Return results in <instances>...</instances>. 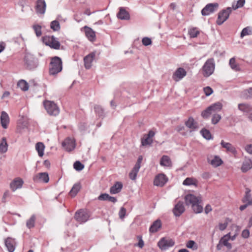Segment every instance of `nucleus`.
Masks as SVG:
<instances>
[{"label":"nucleus","mask_w":252,"mask_h":252,"mask_svg":"<svg viewBox=\"0 0 252 252\" xmlns=\"http://www.w3.org/2000/svg\"><path fill=\"white\" fill-rule=\"evenodd\" d=\"M50 67L49 68V73L50 75H56L60 72L63 69V63L62 59L57 56L51 58L50 62Z\"/></svg>","instance_id":"nucleus-1"},{"label":"nucleus","mask_w":252,"mask_h":252,"mask_svg":"<svg viewBox=\"0 0 252 252\" xmlns=\"http://www.w3.org/2000/svg\"><path fill=\"white\" fill-rule=\"evenodd\" d=\"M215 63L213 58L208 59L202 67L203 74L207 77L212 74L214 71Z\"/></svg>","instance_id":"nucleus-2"},{"label":"nucleus","mask_w":252,"mask_h":252,"mask_svg":"<svg viewBox=\"0 0 252 252\" xmlns=\"http://www.w3.org/2000/svg\"><path fill=\"white\" fill-rule=\"evenodd\" d=\"M43 105L50 115L56 116L59 113V108L54 102L45 100L43 102Z\"/></svg>","instance_id":"nucleus-3"},{"label":"nucleus","mask_w":252,"mask_h":252,"mask_svg":"<svg viewBox=\"0 0 252 252\" xmlns=\"http://www.w3.org/2000/svg\"><path fill=\"white\" fill-rule=\"evenodd\" d=\"M90 217L89 212L86 209H80L75 212L74 218L80 223L87 221Z\"/></svg>","instance_id":"nucleus-4"},{"label":"nucleus","mask_w":252,"mask_h":252,"mask_svg":"<svg viewBox=\"0 0 252 252\" xmlns=\"http://www.w3.org/2000/svg\"><path fill=\"white\" fill-rule=\"evenodd\" d=\"M232 10V8L229 7L220 11L218 13V19L216 21L217 24L218 25H222L228 19Z\"/></svg>","instance_id":"nucleus-5"},{"label":"nucleus","mask_w":252,"mask_h":252,"mask_svg":"<svg viewBox=\"0 0 252 252\" xmlns=\"http://www.w3.org/2000/svg\"><path fill=\"white\" fill-rule=\"evenodd\" d=\"M24 62L26 67L28 69L35 68L38 65L37 59L30 54L25 55Z\"/></svg>","instance_id":"nucleus-6"},{"label":"nucleus","mask_w":252,"mask_h":252,"mask_svg":"<svg viewBox=\"0 0 252 252\" xmlns=\"http://www.w3.org/2000/svg\"><path fill=\"white\" fill-rule=\"evenodd\" d=\"M175 245V242L172 239L162 238L158 242V246L161 250H165Z\"/></svg>","instance_id":"nucleus-7"},{"label":"nucleus","mask_w":252,"mask_h":252,"mask_svg":"<svg viewBox=\"0 0 252 252\" xmlns=\"http://www.w3.org/2000/svg\"><path fill=\"white\" fill-rule=\"evenodd\" d=\"M143 159L142 156L140 155L138 157L137 162L129 174V178L132 180H134L136 177L137 173L141 167V163Z\"/></svg>","instance_id":"nucleus-8"},{"label":"nucleus","mask_w":252,"mask_h":252,"mask_svg":"<svg viewBox=\"0 0 252 252\" xmlns=\"http://www.w3.org/2000/svg\"><path fill=\"white\" fill-rule=\"evenodd\" d=\"M219 7V4L211 3L207 4L201 10V14L203 16H207L213 13Z\"/></svg>","instance_id":"nucleus-9"},{"label":"nucleus","mask_w":252,"mask_h":252,"mask_svg":"<svg viewBox=\"0 0 252 252\" xmlns=\"http://www.w3.org/2000/svg\"><path fill=\"white\" fill-rule=\"evenodd\" d=\"M168 181V178L164 174H159L157 175L154 180V185L156 186L162 187Z\"/></svg>","instance_id":"nucleus-10"},{"label":"nucleus","mask_w":252,"mask_h":252,"mask_svg":"<svg viewBox=\"0 0 252 252\" xmlns=\"http://www.w3.org/2000/svg\"><path fill=\"white\" fill-rule=\"evenodd\" d=\"M172 211L176 217H180L185 211V208L183 202L179 201L175 205Z\"/></svg>","instance_id":"nucleus-11"},{"label":"nucleus","mask_w":252,"mask_h":252,"mask_svg":"<svg viewBox=\"0 0 252 252\" xmlns=\"http://www.w3.org/2000/svg\"><path fill=\"white\" fill-rule=\"evenodd\" d=\"M154 131L150 130L147 134H145L141 139V144L143 146L151 145L153 143L152 137L155 135Z\"/></svg>","instance_id":"nucleus-12"},{"label":"nucleus","mask_w":252,"mask_h":252,"mask_svg":"<svg viewBox=\"0 0 252 252\" xmlns=\"http://www.w3.org/2000/svg\"><path fill=\"white\" fill-rule=\"evenodd\" d=\"M186 74L187 71L184 68L179 67L177 69L173 74L172 78L175 81L178 82L184 78Z\"/></svg>","instance_id":"nucleus-13"},{"label":"nucleus","mask_w":252,"mask_h":252,"mask_svg":"<svg viewBox=\"0 0 252 252\" xmlns=\"http://www.w3.org/2000/svg\"><path fill=\"white\" fill-rule=\"evenodd\" d=\"M33 180L34 182H43L47 183L49 181L48 174L46 172L39 173L34 176Z\"/></svg>","instance_id":"nucleus-14"},{"label":"nucleus","mask_w":252,"mask_h":252,"mask_svg":"<svg viewBox=\"0 0 252 252\" xmlns=\"http://www.w3.org/2000/svg\"><path fill=\"white\" fill-rule=\"evenodd\" d=\"M4 244L9 252H13L15 251L16 246L15 239L8 237L4 240Z\"/></svg>","instance_id":"nucleus-15"},{"label":"nucleus","mask_w":252,"mask_h":252,"mask_svg":"<svg viewBox=\"0 0 252 252\" xmlns=\"http://www.w3.org/2000/svg\"><path fill=\"white\" fill-rule=\"evenodd\" d=\"M46 4L44 0H37L35 7V11L40 14H44L46 10Z\"/></svg>","instance_id":"nucleus-16"},{"label":"nucleus","mask_w":252,"mask_h":252,"mask_svg":"<svg viewBox=\"0 0 252 252\" xmlns=\"http://www.w3.org/2000/svg\"><path fill=\"white\" fill-rule=\"evenodd\" d=\"M199 198L195 196L192 194H188L185 196V204L187 206L195 204L196 203H198Z\"/></svg>","instance_id":"nucleus-17"},{"label":"nucleus","mask_w":252,"mask_h":252,"mask_svg":"<svg viewBox=\"0 0 252 252\" xmlns=\"http://www.w3.org/2000/svg\"><path fill=\"white\" fill-rule=\"evenodd\" d=\"M24 184L23 180L20 178H16L10 184V187L13 191L21 188Z\"/></svg>","instance_id":"nucleus-18"},{"label":"nucleus","mask_w":252,"mask_h":252,"mask_svg":"<svg viewBox=\"0 0 252 252\" xmlns=\"http://www.w3.org/2000/svg\"><path fill=\"white\" fill-rule=\"evenodd\" d=\"M94 52H92L84 58V65L86 69H89L92 66V63L95 57Z\"/></svg>","instance_id":"nucleus-19"},{"label":"nucleus","mask_w":252,"mask_h":252,"mask_svg":"<svg viewBox=\"0 0 252 252\" xmlns=\"http://www.w3.org/2000/svg\"><path fill=\"white\" fill-rule=\"evenodd\" d=\"M118 19L121 20H127L130 19L129 12L126 10L124 7H121L119 8V11L117 14Z\"/></svg>","instance_id":"nucleus-20"},{"label":"nucleus","mask_w":252,"mask_h":252,"mask_svg":"<svg viewBox=\"0 0 252 252\" xmlns=\"http://www.w3.org/2000/svg\"><path fill=\"white\" fill-rule=\"evenodd\" d=\"M162 226L161 221L159 219H158L154 221L149 228V231L151 233H155L158 232Z\"/></svg>","instance_id":"nucleus-21"},{"label":"nucleus","mask_w":252,"mask_h":252,"mask_svg":"<svg viewBox=\"0 0 252 252\" xmlns=\"http://www.w3.org/2000/svg\"><path fill=\"white\" fill-rule=\"evenodd\" d=\"M62 146L67 152L72 151L75 147V144L70 139H66L62 142Z\"/></svg>","instance_id":"nucleus-22"},{"label":"nucleus","mask_w":252,"mask_h":252,"mask_svg":"<svg viewBox=\"0 0 252 252\" xmlns=\"http://www.w3.org/2000/svg\"><path fill=\"white\" fill-rule=\"evenodd\" d=\"M185 125L187 127L191 129V130H194L198 127L197 123L195 121L192 117L189 118L188 120L185 122Z\"/></svg>","instance_id":"nucleus-23"},{"label":"nucleus","mask_w":252,"mask_h":252,"mask_svg":"<svg viewBox=\"0 0 252 252\" xmlns=\"http://www.w3.org/2000/svg\"><path fill=\"white\" fill-rule=\"evenodd\" d=\"M85 32L86 36L87 37L88 39L91 41H94L95 40V32L90 27L88 26H85L84 27Z\"/></svg>","instance_id":"nucleus-24"},{"label":"nucleus","mask_w":252,"mask_h":252,"mask_svg":"<svg viewBox=\"0 0 252 252\" xmlns=\"http://www.w3.org/2000/svg\"><path fill=\"white\" fill-rule=\"evenodd\" d=\"M0 123L3 128L6 129L7 128V126L9 123V118L8 114L5 111L1 112Z\"/></svg>","instance_id":"nucleus-25"},{"label":"nucleus","mask_w":252,"mask_h":252,"mask_svg":"<svg viewBox=\"0 0 252 252\" xmlns=\"http://www.w3.org/2000/svg\"><path fill=\"white\" fill-rule=\"evenodd\" d=\"M123 185V184L120 182H116L115 183L114 185L112 186L110 189V192L111 194H116L119 193L122 188Z\"/></svg>","instance_id":"nucleus-26"},{"label":"nucleus","mask_w":252,"mask_h":252,"mask_svg":"<svg viewBox=\"0 0 252 252\" xmlns=\"http://www.w3.org/2000/svg\"><path fill=\"white\" fill-rule=\"evenodd\" d=\"M220 144L221 146L226 149L228 152H229L233 154H237V150L236 148L230 143H227L223 140L221 141Z\"/></svg>","instance_id":"nucleus-27"},{"label":"nucleus","mask_w":252,"mask_h":252,"mask_svg":"<svg viewBox=\"0 0 252 252\" xmlns=\"http://www.w3.org/2000/svg\"><path fill=\"white\" fill-rule=\"evenodd\" d=\"M252 168V160L250 159H246L241 167V170L243 172H246Z\"/></svg>","instance_id":"nucleus-28"},{"label":"nucleus","mask_w":252,"mask_h":252,"mask_svg":"<svg viewBox=\"0 0 252 252\" xmlns=\"http://www.w3.org/2000/svg\"><path fill=\"white\" fill-rule=\"evenodd\" d=\"M238 109L246 113L252 112V106L248 103H240L238 104Z\"/></svg>","instance_id":"nucleus-29"},{"label":"nucleus","mask_w":252,"mask_h":252,"mask_svg":"<svg viewBox=\"0 0 252 252\" xmlns=\"http://www.w3.org/2000/svg\"><path fill=\"white\" fill-rule=\"evenodd\" d=\"M81 188V186L80 183H78L74 184L69 192V195L71 197L75 196L77 195V193L80 190Z\"/></svg>","instance_id":"nucleus-30"},{"label":"nucleus","mask_w":252,"mask_h":252,"mask_svg":"<svg viewBox=\"0 0 252 252\" xmlns=\"http://www.w3.org/2000/svg\"><path fill=\"white\" fill-rule=\"evenodd\" d=\"M160 164L164 166H171L172 162L170 158L167 156H163L160 159Z\"/></svg>","instance_id":"nucleus-31"},{"label":"nucleus","mask_w":252,"mask_h":252,"mask_svg":"<svg viewBox=\"0 0 252 252\" xmlns=\"http://www.w3.org/2000/svg\"><path fill=\"white\" fill-rule=\"evenodd\" d=\"M35 149L38 152V154L39 157H42L44 155V150L45 149V146L42 142H37L35 145Z\"/></svg>","instance_id":"nucleus-32"},{"label":"nucleus","mask_w":252,"mask_h":252,"mask_svg":"<svg viewBox=\"0 0 252 252\" xmlns=\"http://www.w3.org/2000/svg\"><path fill=\"white\" fill-rule=\"evenodd\" d=\"M183 185L186 186L194 185L195 187L197 186V180L193 178H187L183 182Z\"/></svg>","instance_id":"nucleus-33"},{"label":"nucleus","mask_w":252,"mask_h":252,"mask_svg":"<svg viewBox=\"0 0 252 252\" xmlns=\"http://www.w3.org/2000/svg\"><path fill=\"white\" fill-rule=\"evenodd\" d=\"M212 112H218L221 110L222 104L220 102L215 103L209 106Z\"/></svg>","instance_id":"nucleus-34"},{"label":"nucleus","mask_w":252,"mask_h":252,"mask_svg":"<svg viewBox=\"0 0 252 252\" xmlns=\"http://www.w3.org/2000/svg\"><path fill=\"white\" fill-rule=\"evenodd\" d=\"M210 163L213 166L217 167L222 163V161L219 156H216Z\"/></svg>","instance_id":"nucleus-35"},{"label":"nucleus","mask_w":252,"mask_h":252,"mask_svg":"<svg viewBox=\"0 0 252 252\" xmlns=\"http://www.w3.org/2000/svg\"><path fill=\"white\" fill-rule=\"evenodd\" d=\"M193 212L196 214H199L202 212L203 207L201 205V201L198 200V203H196L195 204H193L191 207Z\"/></svg>","instance_id":"nucleus-36"},{"label":"nucleus","mask_w":252,"mask_h":252,"mask_svg":"<svg viewBox=\"0 0 252 252\" xmlns=\"http://www.w3.org/2000/svg\"><path fill=\"white\" fill-rule=\"evenodd\" d=\"M8 145L5 137H2L1 143H0V153H4L7 151Z\"/></svg>","instance_id":"nucleus-37"},{"label":"nucleus","mask_w":252,"mask_h":252,"mask_svg":"<svg viewBox=\"0 0 252 252\" xmlns=\"http://www.w3.org/2000/svg\"><path fill=\"white\" fill-rule=\"evenodd\" d=\"M229 65L231 68L235 71L241 70V68L239 65L236 63V60L234 58H232L230 59Z\"/></svg>","instance_id":"nucleus-38"},{"label":"nucleus","mask_w":252,"mask_h":252,"mask_svg":"<svg viewBox=\"0 0 252 252\" xmlns=\"http://www.w3.org/2000/svg\"><path fill=\"white\" fill-rule=\"evenodd\" d=\"M94 109L96 114L98 116V117L102 118L104 117V109L100 105H95L94 107Z\"/></svg>","instance_id":"nucleus-39"},{"label":"nucleus","mask_w":252,"mask_h":252,"mask_svg":"<svg viewBox=\"0 0 252 252\" xmlns=\"http://www.w3.org/2000/svg\"><path fill=\"white\" fill-rule=\"evenodd\" d=\"M200 133H201L202 136L207 140H210L212 138V134L210 131L205 128L201 130Z\"/></svg>","instance_id":"nucleus-40"},{"label":"nucleus","mask_w":252,"mask_h":252,"mask_svg":"<svg viewBox=\"0 0 252 252\" xmlns=\"http://www.w3.org/2000/svg\"><path fill=\"white\" fill-rule=\"evenodd\" d=\"M18 86L24 91H27L29 89L28 83L24 80H21L18 82Z\"/></svg>","instance_id":"nucleus-41"},{"label":"nucleus","mask_w":252,"mask_h":252,"mask_svg":"<svg viewBox=\"0 0 252 252\" xmlns=\"http://www.w3.org/2000/svg\"><path fill=\"white\" fill-rule=\"evenodd\" d=\"M54 39V36H44L42 37L43 42L47 46L50 47L52 43V40Z\"/></svg>","instance_id":"nucleus-42"},{"label":"nucleus","mask_w":252,"mask_h":252,"mask_svg":"<svg viewBox=\"0 0 252 252\" xmlns=\"http://www.w3.org/2000/svg\"><path fill=\"white\" fill-rule=\"evenodd\" d=\"M36 217L34 215L32 216L29 220H28L26 223V225L29 228H32L34 226Z\"/></svg>","instance_id":"nucleus-43"},{"label":"nucleus","mask_w":252,"mask_h":252,"mask_svg":"<svg viewBox=\"0 0 252 252\" xmlns=\"http://www.w3.org/2000/svg\"><path fill=\"white\" fill-rule=\"evenodd\" d=\"M250 192L251 190L249 189H247V191H246L245 195L242 199V201L243 203H247L248 202L252 201V198H251V194L250 193Z\"/></svg>","instance_id":"nucleus-44"},{"label":"nucleus","mask_w":252,"mask_h":252,"mask_svg":"<svg viewBox=\"0 0 252 252\" xmlns=\"http://www.w3.org/2000/svg\"><path fill=\"white\" fill-rule=\"evenodd\" d=\"M200 32L197 30L196 28H191L189 31V34L190 35V37L191 38H194L197 36V35L199 34Z\"/></svg>","instance_id":"nucleus-45"},{"label":"nucleus","mask_w":252,"mask_h":252,"mask_svg":"<svg viewBox=\"0 0 252 252\" xmlns=\"http://www.w3.org/2000/svg\"><path fill=\"white\" fill-rule=\"evenodd\" d=\"M51 28L54 31H58L60 29V25L59 21L54 20L51 23L50 25Z\"/></svg>","instance_id":"nucleus-46"},{"label":"nucleus","mask_w":252,"mask_h":252,"mask_svg":"<svg viewBox=\"0 0 252 252\" xmlns=\"http://www.w3.org/2000/svg\"><path fill=\"white\" fill-rule=\"evenodd\" d=\"M186 247L193 250H196L198 249L197 244L193 240L189 241L186 244Z\"/></svg>","instance_id":"nucleus-47"},{"label":"nucleus","mask_w":252,"mask_h":252,"mask_svg":"<svg viewBox=\"0 0 252 252\" xmlns=\"http://www.w3.org/2000/svg\"><path fill=\"white\" fill-rule=\"evenodd\" d=\"M37 37H39L42 35V32H41V26L39 25H34L32 27Z\"/></svg>","instance_id":"nucleus-48"},{"label":"nucleus","mask_w":252,"mask_h":252,"mask_svg":"<svg viewBox=\"0 0 252 252\" xmlns=\"http://www.w3.org/2000/svg\"><path fill=\"white\" fill-rule=\"evenodd\" d=\"M212 113V111H211V109L209 108V106L205 110L203 111L201 113V116L204 119L208 118Z\"/></svg>","instance_id":"nucleus-49"},{"label":"nucleus","mask_w":252,"mask_h":252,"mask_svg":"<svg viewBox=\"0 0 252 252\" xmlns=\"http://www.w3.org/2000/svg\"><path fill=\"white\" fill-rule=\"evenodd\" d=\"M61 46V44L59 41L57 40L54 37V39L52 40V43L50 45V48L54 49H59Z\"/></svg>","instance_id":"nucleus-50"},{"label":"nucleus","mask_w":252,"mask_h":252,"mask_svg":"<svg viewBox=\"0 0 252 252\" xmlns=\"http://www.w3.org/2000/svg\"><path fill=\"white\" fill-rule=\"evenodd\" d=\"M74 168L77 171H81L84 168V165L80 161H76L73 164Z\"/></svg>","instance_id":"nucleus-51"},{"label":"nucleus","mask_w":252,"mask_h":252,"mask_svg":"<svg viewBox=\"0 0 252 252\" xmlns=\"http://www.w3.org/2000/svg\"><path fill=\"white\" fill-rule=\"evenodd\" d=\"M245 3V0H238L236 5L233 4L232 9L236 10L239 7H242L244 6Z\"/></svg>","instance_id":"nucleus-52"},{"label":"nucleus","mask_w":252,"mask_h":252,"mask_svg":"<svg viewBox=\"0 0 252 252\" xmlns=\"http://www.w3.org/2000/svg\"><path fill=\"white\" fill-rule=\"evenodd\" d=\"M221 116L218 114H214L212 118V123L214 125L217 124L221 119Z\"/></svg>","instance_id":"nucleus-53"},{"label":"nucleus","mask_w":252,"mask_h":252,"mask_svg":"<svg viewBox=\"0 0 252 252\" xmlns=\"http://www.w3.org/2000/svg\"><path fill=\"white\" fill-rule=\"evenodd\" d=\"M251 34V31L250 30V27H247L246 28H244L240 34V36L241 38H243L244 36L247 35H249Z\"/></svg>","instance_id":"nucleus-54"},{"label":"nucleus","mask_w":252,"mask_h":252,"mask_svg":"<svg viewBox=\"0 0 252 252\" xmlns=\"http://www.w3.org/2000/svg\"><path fill=\"white\" fill-rule=\"evenodd\" d=\"M229 235V233L227 234L226 235L223 236L220 240V242L221 243L222 245L225 246L227 243H228V241L229 240V238H226L228 235Z\"/></svg>","instance_id":"nucleus-55"},{"label":"nucleus","mask_w":252,"mask_h":252,"mask_svg":"<svg viewBox=\"0 0 252 252\" xmlns=\"http://www.w3.org/2000/svg\"><path fill=\"white\" fill-rule=\"evenodd\" d=\"M142 44L145 46H148L152 44L151 39L147 37H144L142 40Z\"/></svg>","instance_id":"nucleus-56"},{"label":"nucleus","mask_w":252,"mask_h":252,"mask_svg":"<svg viewBox=\"0 0 252 252\" xmlns=\"http://www.w3.org/2000/svg\"><path fill=\"white\" fill-rule=\"evenodd\" d=\"M126 209L124 207H121L119 212V215L120 219H123L125 218L126 214Z\"/></svg>","instance_id":"nucleus-57"},{"label":"nucleus","mask_w":252,"mask_h":252,"mask_svg":"<svg viewBox=\"0 0 252 252\" xmlns=\"http://www.w3.org/2000/svg\"><path fill=\"white\" fill-rule=\"evenodd\" d=\"M203 90H204V92L206 96H209L213 92L212 89L211 87H208V86L204 88Z\"/></svg>","instance_id":"nucleus-58"},{"label":"nucleus","mask_w":252,"mask_h":252,"mask_svg":"<svg viewBox=\"0 0 252 252\" xmlns=\"http://www.w3.org/2000/svg\"><path fill=\"white\" fill-rule=\"evenodd\" d=\"M109 195L107 193H102L98 197V199L99 200H108Z\"/></svg>","instance_id":"nucleus-59"},{"label":"nucleus","mask_w":252,"mask_h":252,"mask_svg":"<svg viewBox=\"0 0 252 252\" xmlns=\"http://www.w3.org/2000/svg\"><path fill=\"white\" fill-rule=\"evenodd\" d=\"M242 237L245 239L248 238L250 236V231L248 229H246L243 230L242 232Z\"/></svg>","instance_id":"nucleus-60"},{"label":"nucleus","mask_w":252,"mask_h":252,"mask_svg":"<svg viewBox=\"0 0 252 252\" xmlns=\"http://www.w3.org/2000/svg\"><path fill=\"white\" fill-rule=\"evenodd\" d=\"M137 238L139 239V242L137 244H135V245L138 246L140 248H142L144 246V243L142 239V236H138Z\"/></svg>","instance_id":"nucleus-61"},{"label":"nucleus","mask_w":252,"mask_h":252,"mask_svg":"<svg viewBox=\"0 0 252 252\" xmlns=\"http://www.w3.org/2000/svg\"><path fill=\"white\" fill-rule=\"evenodd\" d=\"M245 204L243 205L240 206L239 209L242 211L244 210L246 208H247L249 206L252 205V201L248 202L247 203H244Z\"/></svg>","instance_id":"nucleus-62"},{"label":"nucleus","mask_w":252,"mask_h":252,"mask_svg":"<svg viewBox=\"0 0 252 252\" xmlns=\"http://www.w3.org/2000/svg\"><path fill=\"white\" fill-rule=\"evenodd\" d=\"M245 150L250 154H252V144L247 145L245 147Z\"/></svg>","instance_id":"nucleus-63"},{"label":"nucleus","mask_w":252,"mask_h":252,"mask_svg":"<svg viewBox=\"0 0 252 252\" xmlns=\"http://www.w3.org/2000/svg\"><path fill=\"white\" fill-rule=\"evenodd\" d=\"M227 226V222H225L224 223H220L219 224V229L222 231L226 229V228Z\"/></svg>","instance_id":"nucleus-64"}]
</instances>
